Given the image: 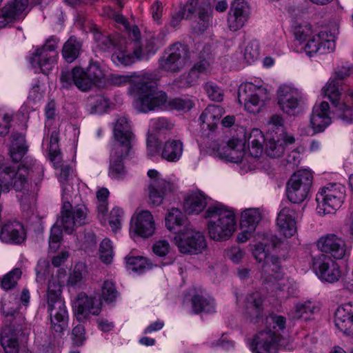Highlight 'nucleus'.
Instances as JSON below:
<instances>
[{"mask_svg":"<svg viewBox=\"0 0 353 353\" xmlns=\"http://www.w3.org/2000/svg\"><path fill=\"white\" fill-rule=\"evenodd\" d=\"M56 56L45 51H35L30 58V63L34 68L39 69L48 74L56 64Z\"/></svg>","mask_w":353,"mask_h":353,"instance_id":"obj_32","label":"nucleus"},{"mask_svg":"<svg viewBox=\"0 0 353 353\" xmlns=\"http://www.w3.org/2000/svg\"><path fill=\"white\" fill-rule=\"evenodd\" d=\"M278 104L281 110L289 115L294 114L301 99L298 89L283 85L277 91Z\"/></svg>","mask_w":353,"mask_h":353,"instance_id":"obj_16","label":"nucleus"},{"mask_svg":"<svg viewBox=\"0 0 353 353\" xmlns=\"http://www.w3.org/2000/svg\"><path fill=\"white\" fill-rule=\"evenodd\" d=\"M313 181L310 170H301L294 173L287 183L288 199L293 203L303 202L308 196Z\"/></svg>","mask_w":353,"mask_h":353,"instance_id":"obj_8","label":"nucleus"},{"mask_svg":"<svg viewBox=\"0 0 353 353\" xmlns=\"http://www.w3.org/2000/svg\"><path fill=\"white\" fill-rule=\"evenodd\" d=\"M131 230L141 237L147 238L153 234L155 224L152 214L148 210L139 212L131 220Z\"/></svg>","mask_w":353,"mask_h":353,"instance_id":"obj_22","label":"nucleus"},{"mask_svg":"<svg viewBox=\"0 0 353 353\" xmlns=\"http://www.w3.org/2000/svg\"><path fill=\"white\" fill-rule=\"evenodd\" d=\"M261 279L265 283H272L281 277V267L279 257L273 256L261 265Z\"/></svg>","mask_w":353,"mask_h":353,"instance_id":"obj_34","label":"nucleus"},{"mask_svg":"<svg viewBox=\"0 0 353 353\" xmlns=\"http://www.w3.org/2000/svg\"><path fill=\"white\" fill-rule=\"evenodd\" d=\"M250 9L245 0H234L228 14V26L231 31H237L243 28L248 20Z\"/></svg>","mask_w":353,"mask_h":353,"instance_id":"obj_17","label":"nucleus"},{"mask_svg":"<svg viewBox=\"0 0 353 353\" xmlns=\"http://www.w3.org/2000/svg\"><path fill=\"white\" fill-rule=\"evenodd\" d=\"M262 219V214L259 208H248L241 212V228H247L250 232H254Z\"/></svg>","mask_w":353,"mask_h":353,"instance_id":"obj_40","label":"nucleus"},{"mask_svg":"<svg viewBox=\"0 0 353 353\" xmlns=\"http://www.w3.org/2000/svg\"><path fill=\"white\" fill-rule=\"evenodd\" d=\"M156 76L144 72L130 85L129 92L136 99L135 108L141 112H148L165 105L167 94L162 91H157Z\"/></svg>","mask_w":353,"mask_h":353,"instance_id":"obj_1","label":"nucleus"},{"mask_svg":"<svg viewBox=\"0 0 353 353\" xmlns=\"http://www.w3.org/2000/svg\"><path fill=\"white\" fill-rule=\"evenodd\" d=\"M22 272L19 268H14L6 274L2 279L1 286L5 290L15 288L21 278Z\"/></svg>","mask_w":353,"mask_h":353,"instance_id":"obj_51","label":"nucleus"},{"mask_svg":"<svg viewBox=\"0 0 353 353\" xmlns=\"http://www.w3.org/2000/svg\"><path fill=\"white\" fill-rule=\"evenodd\" d=\"M319 249L332 255L334 259H343L346 253L344 240L334 234H327L320 237L317 242Z\"/></svg>","mask_w":353,"mask_h":353,"instance_id":"obj_19","label":"nucleus"},{"mask_svg":"<svg viewBox=\"0 0 353 353\" xmlns=\"http://www.w3.org/2000/svg\"><path fill=\"white\" fill-rule=\"evenodd\" d=\"M183 150V144L180 140L170 139L165 143L161 150L163 159L175 162L180 159Z\"/></svg>","mask_w":353,"mask_h":353,"instance_id":"obj_38","label":"nucleus"},{"mask_svg":"<svg viewBox=\"0 0 353 353\" xmlns=\"http://www.w3.org/2000/svg\"><path fill=\"white\" fill-rule=\"evenodd\" d=\"M124 212L119 207L114 208L110 212L109 224L113 231L121 228Z\"/></svg>","mask_w":353,"mask_h":353,"instance_id":"obj_64","label":"nucleus"},{"mask_svg":"<svg viewBox=\"0 0 353 353\" xmlns=\"http://www.w3.org/2000/svg\"><path fill=\"white\" fill-rule=\"evenodd\" d=\"M84 266L79 263L75 265L72 272L70 274L68 285L72 287L80 286L83 280Z\"/></svg>","mask_w":353,"mask_h":353,"instance_id":"obj_58","label":"nucleus"},{"mask_svg":"<svg viewBox=\"0 0 353 353\" xmlns=\"http://www.w3.org/2000/svg\"><path fill=\"white\" fill-rule=\"evenodd\" d=\"M314 268L319 278L327 283H335L341 276L339 264L327 254H321L316 257Z\"/></svg>","mask_w":353,"mask_h":353,"instance_id":"obj_14","label":"nucleus"},{"mask_svg":"<svg viewBox=\"0 0 353 353\" xmlns=\"http://www.w3.org/2000/svg\"><path fill=\"white\" fill-rule=\"evenodd\" d=\"M100 258L103 262L110 263L113 259V248L112 242L108 239H104L99 248Z\"/></svg>","mask_w":353,"mask_h":353,"instance_id":"obj_56","label":"nucleus"},{"mask_svg":"<svg viewBox=\"0 0 353 353\" xmlns=\"http://www.w3.org/2000/svg\"><path fill=\"white\" fill-rule=\"evenodd\" d=\"M148 176L150 179L148 186L150 201L153 205H159L166 194L174 191V185L160 177L156 170H149Z\"/></svg>","mask_w":353,"mask_h":353,"instance_id":"obj_13","label":"nucleus"},{"mask_svg":"<svg viewBox=\"0 0 353 353\" xmlns=\"http://www.w3.org/2000/svg\"><path fill=\"white\" fill-rule=\"evenodd\" d=\"M10 155L14 162L20 161L28 150L26 137L20 133H14L11 136Z\"/></svg>","mask_w":353,"mask_h":353,"instance_id":"obj_36","label":"nucleus"},{"mask_svg":"<svg viewBox=\"0 0 353 353\" xmlns=\"http://www.w3.org/2000/svg\"><path fill=\"white\" fill-rule=\"evenodd\" d=\"M268 99L267 89L259 87L256 90L250 94L248 99H245V108L251 113L259 112L261 108L265 105V101Z\"/></svg>","mask_w":353,"mask_h":353,"instance_id":"obj_35","label":"nucleus"},{"mask_svg":"<svg viewBox=\"0 0 353 353\" xmlns=\"http://www.w3.org/2000/svg\"><path fill=\"white\" fill-rule=\"evenodd\" d=\"M263 297L259 292H254L247 295L245 312L251 322L256 323L263 317Z\"/></svg>","mask_w":353,"mask_h":353,"instance_id":"obj_28","label":"nucleus"},{"mask_svg":"<svg viewBox=\"0 0 353 353\" xmlns=\"http://www.w3.org/2000/svg\"><path fill=\"white\" fill-rule=\"evenodd\" d=\"M0 239L5 243H21L25 239L23 225L18 221L6 223L1 228Z\"/></svg>","mask_w":353,"mask_h":353,"instance_id":"obj_29","label":"nucleus"},{"mask_svg":"<svg viewBox=\"0 0 353 353\" xmlns=\"http://www.w3.org/2000/svg\"><path fill=\"white\" fill-rule=\"evenodd\" d=\"M94 39L100 49L104 51L115 50L114 53L119 50H127L128 47L123 46L126 43L123 38L118 37L112 38L110 34H105L101 32L94 34Z\"/></svg>","mask_w":353,"mask_h":353,"instance_id":"obj_33","label":"nucleus"},{"mask_svg":"<svg viewBox=\"0 0 353 353\" xmlns=\"http://www.w3.org/2000/svg\"><path fill=\"white\" fill-rule=\"evenodd\" d=\"M131 149L124 150L120 146L112 147L110 157L108 175L114 179H123L127 174L123 160L129 154Z\"/></svg>","mask_w":353,"mask_h":353,"instance_id":"obj_21","label":"nucleus"},{"mask_svg":"<svg viewBox=\"0 0 353 353\" xmlns=\"http://www.w3.org/2000/svg\"><path fill=\"white\" fill-rule=\"evenodd\" d=\"M312 34L313 32L310 25L297 27L294 30V37L299 45H303L312 36Z\"/></svg>","mask_w":353,"mask_h":353,"instance_id":"obj_63","label":"nucleus"},{"mask_svg":"<svg viewBox=\"0 0 353 353\" xmlns=\"http://www.w3.org/2000/svg\"><path fill=\"white\" fill-rule=\"evenodd\" d=\"M190 59L188 47L176 43L171 46L159 59V68L167 72H177L185 67Z\"/></svg>","mask_w":353,"mask_h":353,"instance_id":"obj_10","label":"nucleus"},{"mask_svg":"<svg viewBox=\"0 0 353 353\" xmlns=\"http://www.w3.org/2000/svg\"><path fill=\"white\" fill-rule=\"evenodd\" d=\"M204 217L209 219L207 223L208 235L215 241L229 239L236 229L234 212L221 203L210 205Z\"/></svg>","mask_w":353,"mask_h":353,"instance_id":"obj_2","label":"nucleus"},{"mask_svg":"<svg viewBox=\"0 0 353 353\" xmlns=\"http://www.w3.org/2000/svg\"><path fill=\"white\" fill-rule=\"evenodd\" d=\"M266 329L257 333L251 343L254 353H277L279 332L285 327V318L271 315L266 319Z\"/></svg>","mask_w":353,"mask_h":353,"instance_id":"obj_5","label":"nucleus"},{"mask_svg":"<svg viewBox=\"0 0 353 353\" xmlns=\"http://www.w3.org/2000/svg\"><path fill=\"white\" fill-rule=\"evenodd\" d=\"M105 74L97 61H91L86 70L74 67L72 71H62L60 80L62 87L68 88L75 85L80 90L86 92L98 83H101Z\"/></svg>","mask_w":353,"mask_h":353,"instance_id":"obj_4","label":"nucleus"},{"mask_svg":"<svg viewBox=\"0 0 353 353\" xmlns=\"http://www.w3.org/2000/svg\"><path fill=\"white\" fill-rule=\"evenodd\" d=\"M333 113L343 121L350 123L353 121V108L345 103H339L333 107Z\"/></svg>","mask_w":353,"mask_h":353,"instance_id":"obj_50","label":"nucleus"},{"mask_svg":"<svg viewBox=\"0 0 353 353\" xmlns=\"http://www.w3.org/2000/svg\"><path fill=\"white\" fill-rule=\"evenodd\" d=\"M61 293L60 285L54 281H50L46 297L47 311L50 318V328L54 332V340L50 342L52 346L60 343L63 330L68 326V313Z\"/></svg>","mask_w":353,"mask_h":353,"instance_id":"obj_3","label":"nucleus"},{"mask_svg":"<svg viewBox=\"0 0 353 353\" xmlns=\"http://www.w3.org/2000/svg\"><path fill=\"white\" fill-rule=\"evenodd\" d=\"M329 113L330 105L327 102L323 101L319 104H315L310 117V124L314 132L318 133L324 131L331 123Z\"/></svg>","mask_w":353,"mask_h":353,"instance_id":"obj_24","label":"nucleus"},{"mask_svg":"<svg viewBox=\"0 0 353 353\" xmlns=\"http://www.w3.org/2000/svg\"><path fill=\"white\" fill-rule=\"evenodd\" d=\"M85 327L81 324H78L72 330L71 339L73 345L76 347L82 346L86 340L85 336Z\"/></svg>","mask_w":353,"mask_h":353,"instance_id":"obj_62","label":"nucleus"},{"mask_svg":"<svg viewBox=\"0 0 353 353\" xmlns=\"http://www.w3.org/2000/svg\"><path fill=\"white\" fill-rule=\"evenodd\" d=\"M319 311V307L312 301H305L299 303L295 305L294 317L296 319H303L307 321L311 316Z\"/></svg>","mask_w":353,"mask_h":353,"instance_id":"obj_46","label":"nucleus"},{"mask_svg":"<svg viewBox=\"0 0 353 353\" xmlns=\"http://www.w3.org/2000/svg\"><path fill=\"white\" fill-rule=\"evenodd\" d=\"M224 113V110L219 105H210L202 112L199 117V120L203 125V128L206 125L207 128L210 130H213L216 125L217 121Z\"/></svg>","mask_w":353,"mask_h":353,"instance_id":"obj_37","label":"nucleus"},{"mask_svg":"<svg viewBox=\"0 0 353 353\" xmlns=\"http://www.w3.org/2000/svg\"><path fill=\"white\" fill-rule=\"evenodd\" d=\"M265 138L262 132L257 128L253 129L248 138L249 150L251 156L259 157L263 152V144Z\"/></svg>","mask_w":353,"mask_h":353,"instance_id":"obj_42","label":"nucleus"},{"mask_svg":"<svg viewBox=\"0 0 353 353\" xmlns=\"http://www.w3.org/2000/svg\"><path fill=\"white\" fill-rule=\"evenodd\" d=\"M127 268L133 271L138 272L145 268L147 260L142 256H132L128 255L125 258Z\"/></svg>","mask_w":353,"mask_h":353,"instance_id":"obj_59","label":"nucleus"},{"mask_svg":"<svg viewBox=\"0 0 353 353\" xmlns=\"http://www.w3.org/2000/svg\"><path fill=\"white\" fill-rule=\"evenodd\" d=\"M28 0H14L0 11V27L23 16Z\"/></svg>","mask_w":353,"mask_h":353,"instance_id":"obj_26","label":"nucleus"},{"mask_svg":"<svg viewBox=\"0 0 353 353\" xmlns=\"http://www.w3.org/2000/svg\"><path fill=\"white\" fill-rule=\"evenodd\" d=\"M101 302L95 297L88 296L85 293H79L74 302L73 307L77 318H87L90 314L98 315L101 311Z\"/></svg>","mask_w":353,"mask_h":353,"instance_id":"obj_20","label":"nucleus"},{"mask_svg":"<svg viewBox=\"0 0 353 353\" xmlns=\"http://www.w3.org/2000/svg\"><path fill=\"white\" fill-rule=\"evenodd\" d=\"M119 292L116 289L115 283L110 280L103 282L101 287V298L107 303H112L116 300Z\"/></svg>","mask_w":353,"mask_h":353,"instance_id":"obj_53","label":"nucleus"},{"mask_svg":"<svg viewBox=\"0 0 353 353\" xmlns=\"http://www.w3.org/2000/svg\"><path fill=\"white\" fill-rule=\"evenodd\" d=\"M335 325L347 336H353V304L339 306L335 312Z\"/></svg>","mask_w":353,"mask_h":353,"instance_id":"obj_25","label":"nucleus"},{"mask_svg":"<svg viewBox=\"0 0 353 353\" xmlns=\"http://www.w3.org/2000/svg\"><path fill=\"white\" fill-rule=\"evenodd\" d=\"M82 42L74 36H71L65 41L62 48V56L68 63L76 60L81 51Z\"/></svg>","mask_w":353,"mask_h":353,"instance_id":"obj_41","label":"nucleus"},{"mask_svg":"<svg viewBox=\"0 0 353 353\" xmlns=\"http://www.w3.org/2000/svg\"><path fill=\"white\" fill-rule=\"evenodd\" d=\"M165 225L170 232L176 234L191 226L185 215L175 208L168 210L165 217Z\"/></svg>","mask_w":353,"mask_h":353,"instance_id":"obj_31","label":"nucleus"},{"mask_svg":"<svg viewBox=\"0 0 353 353\" xmlns=\"http://www.w3.org/2000/svg\"><path fill=\"white\" fill-rule=\"evenodd\" d=\"M207 198L201 192L190 194L184 201V208L188 214H199L207 205Z\"/></svg>","mask_w":353,"mask_h":353,"instance_id":"obj_39","label":"nucleus"},{"mask_svg":"<svg viewBox=\"0 0 353 353\" xmlns=\"http://www.w3.org/2000/svg\"><path fill=\"white\" fill-rule=\"evenodd\" d=\"M192 309L195 314L201 312H212L215 309L214 300L200 294H195L192 299Z\"/></svg>","mask_w":353,"mask_h":353,"instance_id":"obj_43","label":"nucleus"},{"mask_svg":"<svg viewBox=\"0 0 353 353\" xmlns=\"http://www.w3.org/2000/svg\"><path fill=\"white\" fill-rule=\"evenodd\" d=\"M23 326L8 325L0 333V343L5 353H19V336Z\"/></svg>","mask_w":353,"mask_h":353,"instance_id":"obj_23","label":"nucleus"},{"mask_svg":"<svg viewBox=\"0 0 353 353\" xmlns=\"http://www.w3.org/2000/svg\"><path fill=\"white\" fill-rule=\"evenodd\" d=\"M154 54V42L152 40L146 41L145 46H139V43L132 49V52L128 48L127 50H119L112 55V61L117 65H129L135 60H141L148 54Z\"/></svg>","mask_w":353,"mask_h":353,"instance_id":"obj_15","label":"nucleus"},{"mask_svg":"<svg viewBox=\"0 0 353 353\" xmlns=\"http://www.w3.org/2000/svg\"><path fill=\"white\" fill-rule=\"evenodd\" d=\"M59 137L57 132L54 131L51 133L50 139V145H49V155L50 159L52 162H53L54 165H57L58 167V163L61 162V153L59 149Z\"/></svg>","mask_w":353,"mask_h":353,"instance_id":"obj_52","label":"nucleus"},{"mask_svg":"<svg viewBox=\"0 0 353 353\" xmlns=\"http://www.w3.org/2000/svg\"><path fill=\"white\" fill-rule=\"evenodd\" d=\"M113 135L115 142L113 147L120 146L124 150L131 149L134 135L131 130L128 119L125 116L119 117L114 124Z\"/></svg>","mask_w":353,"mask_h":353,"instance_id":"obj_18","label":"nucleus"},{"mask_svg":"<svg viewBox=\"0 0 353 353\" xmlns=\"http://www.w3.org/2000/svg\"><path fill=\"white\" fill-rule=\"evenodd\" d=\"M284 142L280 139L270 138L266 143L265 153L271 158L280 157L285 151Z\"/></svg>","mask_w":353,"mask_h":353,"instance_id":"obj_49","label":"nucleus"},{"mask_svg":"<svg viewBox=\"0 0 353 353\" xmlns=\"http://www.w3.org/2000/svg\"><path fill=\"white\" fill-rule=\"evenodd\" d=\"M319 40H321V33L312 35L305 41V43L303 44L301 49L304 50L307 55L312 57L315 53H318Z\"/></svg>","mask_w":353,"mask_h":353,"instance_id":"obj_60","label":"nucleus"},{"mask_svg":"<svg viewBox=\"0 0 353 353\" xmlns=\"http://www.w3.org/2000/svg\"><path fill=\"white\" fill-rule=\"evenodd\" d=\"M87 209L83 205H77L72 208L70 203L64 202L61 210V225L68 234H71L78 225L85 223Z\"/></svg>","mask_w":353,"mask_h":353,"instance_id":"obj_12","label":"nucleus"},{"mask_svg":"<svg viewBox=\"0 0 353 353\" xmlns=\"http://www.w3.org/2000/svg\"><path fill=\"white\" fill-rule=\"evenodd\" d=\"M296 212L290 208H283L277 216V225L280 232L286 238H290L296 232Z\"/></svg>","mask_w":353,"mask_h":353,"instance_id":"obj_27","label":"nucleus"},{"mask_svg":"<svg viewBox=\"0 0 353 353\" xmlns=\"http://www.w3.org/2000/svg\"><path fill=\"white\" fill-rule=\"evenodd\" d=\"M260 55V46L257 41H252L248 43L244 51V58L248 63L257 60Z\"/></svg>","mask_w":353,"mask_h":353,"instance_id":"obj_55","label":"nucleus"},{"mask_svg":"<svg viewBox=\"0 0 353 353\" xmlns=\"http://www.w3.org/2000/svg\"><path fill=\"white\" fill-rule=\"evenodd\" d=\"M245 139H230L226 146L223 148L224 152L219 154L227 161L233 163H239L243 159L245 152Z\"/></svg>","mask_w":353,"mask_h":353,"instance_id":"obj_30","label":"nucleus"},{"mask_svg":"<svg viewBox=\"0 0 353 353\" xmlns=\"http://www.w3.org/2000/svg\"><path fill=\"white\" fill-rule=\"evenodd\" d=\"M204 89L211 100L215 101L223 100V90L216 83L209 81L205 84Z\"/></svg>","mask_w":353,"mask_h":353,"instance_id":"obj_61","label":"nucleus"},{"mask_svg":"<svg viewBox=\"0 0 353 353\" xmlns=\"http://www.w3.org/2000/svg\"><path fill=\"white\" fill-rule=\"evenodd\" d=\"M174 241L179 252L183 254H197L207 247L203 233L195 230L192 226L176 234Z\"/></svg>","mask_w":353,"mask_h":353,"instance_id":"obj_9","label":"nucleus"},{"mask_svg":"<svg viewBox=\"0 0 353 353\" xmlns=\"http://www.w3.org/2000/svg\"><path fill=\"white\" fill-rule=\"evenodd\" d=\"M30 299V292L28 289H23L19 299L17 296H10V300H3L1 302V312L7 319L9 325L23 326L25 324L26 319L22 313L19 312L21 305L26 307L28 305Z\"/></svg>","mask_w":353,"mask_h":353,"instance_id":"obj_11","label":"nucleus"},{"mask_svg":"<svg viewBox=\"0 0 353 353\" xmlns=\"http://www.w3.org/2000/svg\"><path fill=\"white\" fill-rule=\"evenodd\" d=\"M340 82L334 79L330 80L322 89V93L324 97H327L332 103L333 107L339 103L341 94Z\"/></svg>","mask_w":353,"mask_h":353,"instance_id":"obj_44","label":"nucleus"},{"mask_svg":"<svg viewBox=\"0 0 353 353\" xmlns=\"http://www.w3.org/2000/svg\"><path fill=\"white\" fill-rule=\"evenodd\" d=\"M87 105L90 113L102 114L109 106V101L102 95L91 96L88 98Z\"/></svg>","mask_w":353,"mask_h":353,"instance_id":"obj_48","label":"nucleus"},{"mask_svg":"<svg viewBox=\"0 0 353 353\" xmlns=\"http://www.w3.org/2000/svg\"><path fill=\"white\" fill-rule=\"evenodd\" d=\"M35 161H31L29 165L22 161L17 168L10 165H4L0 171V180L3 185L8 189L13 188L16 191L26 190L29 187L28 176L32 167L35 165Z\"/></svg>","mask_w":353,"mask_h":353,"instance_id":"obj_7","label":"nucleus"},{"mask_svg":"<svg viewBox=\"0 0 353 353\" xmlns=\"http://www.w3.org/2000/svg\"><path fill=\"white\" fill-rule=\"evenodd\" d=\"M199 21L194 28V30L198 32L203 33L210 26L212 17L210 13L207 10L204 8H199Z\"/></svg>","mask_w":353,"mask_h":353,"instance_id":"obj_57","label":"nucleus"},{"mask_svg":"<svg viewBox=\"0 0 353 353\" xmlns=\"http://www.w3.org/2000/svg\"><path fill=\"white\" fill-rule=\"evenodd\" d=\"M210 65V54H208L206 57H204L199 61L196 62L192 70H190V73L187 76V79H192L191 81L188 80L187 81V86H191L194 84V82L196 81V79L198 78L196 72H198L199 73H204L206 72Z\"/></svg>","mask_w":353,"mask_h":353,"instance_id":"obj_47","label":"nucleus"},{"mask_svg":"<svg viewBox=\"0 0 353 353\" xmlns=\"http://www.w3.org/2000/svg\"><path fill=\"white\" fill-rule=\"evenodd\" d=\"M297 291L296 283L293 280L286 279L278 283L276 294L279 299L284 300L295 296Z\"/></svg>","mask_w":353,"mask_h":353,"instance_id":"obj_45","label":"nucleus"},{"mask_svg":"<svg viewBox=\"0 0 353 353\" xmlns=\"http://www.w3.org/2000/svg\"><path fill=\"white\" fill-rule=\"evenodd\" d=\"M72 169L69 165H62L59 176V181L62 185L63 199H68V196L71 192L72 187H68L65 184L70 179L72 176Z\"/></svg>","mask_w":353,"mask_h":353,"instance_id":"obj_54","label":"nucleus"},{"mask_svg":"<svg viewBox=\"0 0 353 353\" xmlns=\"http://www.w3.org/2000/svg\"><path fill=\"white\" fill-rule=\"evenodd\" d=\"M345 196V188L340 183H330L320 188L316 195L318 212L334 213L341 207Z\"/></svg>","mask_w":353,"mask_h":353,"instance_id":"obj_6","label":"nucleus"}]
</instances>
